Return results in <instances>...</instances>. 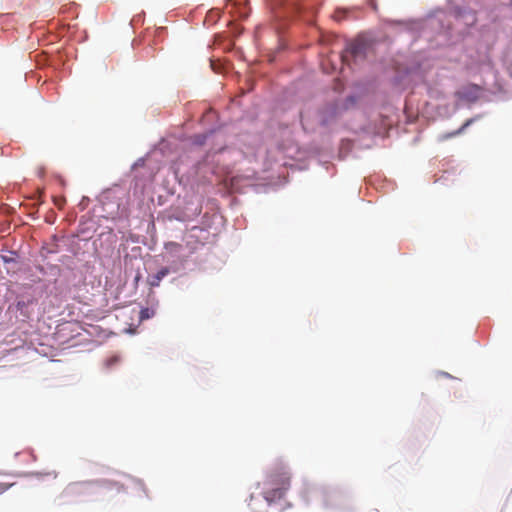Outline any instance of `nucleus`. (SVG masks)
I'll return each instance as SVG.
<instances>
[{"instance_id":"obj_1","label":"nucleus","mask_w":512,"mask_h":512,"mask_svg":"<svg viewBox=\"0 0 512 512\" xmlns=\"http://www.w3.org/2000/svg\"><path fill=\"white\" fill-rule=\"evenodd\" d=\"M262 495L268 503L284 498L291 487V474L282 463L276 464L265 475L262 483Z\"/></svg>"},{"instance_id":"obj_2","label":"nucleus","mask_w":512,"mask_h":512,"mask_svg":"<svg viewBox=\"0 0 512 512\" xmlns=\"http://www.w3.org/2000/svg\"><path fill=\"white\" fill-rule=\"evenodd\" d=\"M475 120H476V118L467 119L459 129L454 130L452 132H447V133L440 134L437 137V141L438 142H444V141H446L448 139H451L453 137H456V136L462 134L471 124L474 123Z\"/></svg>"},{"instance_id":"obj_3","label":"nucleus","mask_w":512,"mask_h":512,"mask_svg":"<svg viewBox=\"0 0 512 512\" xmlns=\"http://www.w3.org/2000/svg\"><path fill=\"white\" fill-rule=\"evenodd\" d=\"M169 269L167 267H163L162 269H160L156 274H154L153 276H151L150 280H149V284L151 286H159L161 280L167 276L169 274Z\"/></svg>"},{"instance_id":"obj_4","label":"nucleus","mask_w":512,"mask_h":512,"mask_svg":"<svg viewBox=\"0 0 512 512\" xmlns=\"http://www.w3.org/2000/svg\"><path fill=\"white\" fill-rule=\"evenodd\" d=\"M154 316V310L150 308H142L139 313L140 321L147 320Z\"/></svg>"},{"instance_id":"obj_5","label":"nucleus","mask_w":512,"mask_h":512,"mask_svg":"<svg viewBox=\"0 0 512 512\" xmlns=\"http://www.w3.org/2000/svg\"><path fill=\"white\" fill-rule=\"evenodd\" d=\"M362 50L363 45L361 43H353L349 47V51L354 57H357L359 54H361Z\"/></svg>"},{"instance_id":"obj_6","label":"nucleus","mask_w":512,"mask_h":512,"mask_svg":"<svg viewBox=\"0 0 512 512\" xmlns=\"http://www.w3.org/2000/svg\"><path fill=\"white\" fill-rule=\"evenodd\" d=\"M180 248H181V245L176 242H169V243L165 244V249L170 252L177 251Z\"/></svg>"},{"instance_id":"obj_7","label":"nucleus","mask_w":512,"mask_h":512,"mask_svg":"<svg viewBox=\"0 0 512 512\" xmlns=\"http://www.w3.org/2000/svg\"><path fill=\"white\" fill-rule=\"evenodd\" d=\"M9 488V485L0 483V494L5 492Z\"/></svg>"},{"instance_id":"obj_8","label":"nucleus","mask_w":512,"mask_h":512,"mask_svg":"<svg viewBox=\"0 0 512 512\" xmlns=\"http://www.w3.org/2000/svg\"><path fill=\"white\" fill-rule=\"evenodd\" d=\"M369 3H370V5L372 6V8H373L374 10H376V9H377V6H376V4H375L374 0H369Z\"/></svg>"}]
</instances>
